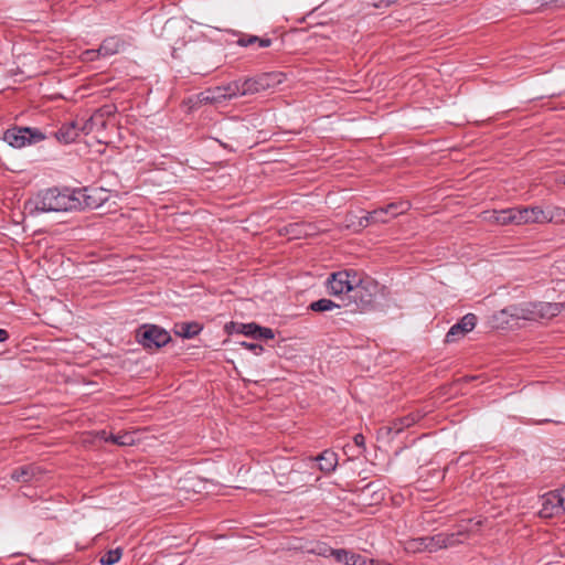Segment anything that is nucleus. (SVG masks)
<instances>
[{
    "label": "nucleus",
    "instance_id": "obj_1",
    "mask_svg": "<svg viewBox=\"0 0 565 565\" xmlns=\"http://www.w3.org/2000/svg\"><path fill=\"white\" fill-rule=\"evenodd\" d=\"M88 199L83 190L50 188L30 198L24 209L30 214L76 211L90 207Z\"/></svg>",
    "mask_w": 565,
    "mask_h": 565
},
{
    "label": "nucleus",
    "instance_id": "obj_2",
    "mask_svg": "<svg viewBox=\"0 0 565 565\" xmlns=\"http://www.w3.org/2000/svg\"><path fill=\"white\" fill-rule=\"evenodd\" d=\"M375 289L376 286L372 279L362 278L359 275L349 298L354 302L356 309L367 310L374 302Z\"/></svg>",
    "mask_w": 565,
    "mask_h": 565
},
{
    "label": "nucleus",
    "instance_id": "obj_3",
    "mask_svg": "<svg viewBox=\"0 0 565 565\" xmlns=\"http://www.w3.org/2000/svg\"><path fill=\"white\" fill-rule=\"evenodd\" d=\"M136 338L146 349H159L171 340L169 332L156 324H143L139 327L136 332Z\"/></svg>",
    "mask_w": 565,
    "mask_h": 565
},
{
    "label": "nucleus",
    "instance_id": "obj_4",
    "mask_svg": "<svg viewBox=\"0 0 565 565\" xmlns=\"http://www.w3.org/2000/svg\"><path fill=\"white\" fill-rule=\"evenodd\" d=\"M44 139L45 136L39 129L30 127H13L7 129L3 134V140L8 142L9 146L17 149Z\"/></svg>",
    "mask_w": 565,
    "mask_h": 565
},
{
    "label": "nucleus",
    "instance_id": "obj_5",
    "mask_svg": "<svg viewBox=\"0 0 565 565\" xmlns=\"http://www.w3.org/2000/svg\"><path fill=\"white\" fill-rule=\"evenodd\" d=\"M359 275L360 274L355 270H340L332 273L327 280L329 294L333 296L342 294L350 295Z\"/></svg>",
    "mask_w": 565,
    "mask_h": 565
},
{
    "label": "nucleus",
    "instance_id": "obj_6",
    "mask_svg": "<svg viewBox=\"0 0 565 565\" xmlns=\"http://www.w3.org/2000/svg\"><path fill=\"white\" fill-rule=\"evenodd\" d=\"M514 224H544L545 210L540 206L513 207Z\"/></svg>",
    "mask_w": 565,
    "mask_h": 565
},
{
    "label": "nucleus",
    "instance_id": "obj_7",
    "mask_svg": "<svg viewBox=\"0 0 565 565\" xmlns=\"http://www.w3.org/2000/svg\"><path fill=\"white\" fill-rule=\"evenodd\" d=\"M477 323V317L473 313L465 315L457 323H455L446 334L445 341L454 343L472 331Z\"/></svg>",
    "mask_w": 565,
    "mask_h": 565
},
{
    "label": "nucleus",
    "instance_id": "obj_8",
    "mask_svg": "<svg viewBox=\"0 0 565 565\" xmlns=\"http://www.w3.org/2000/svg\"><path fill=\"white\" fill-rule=\"evenodd\" d=\"M235 97L236 94L233 87V83L231 82L227 85L216 86L214 88H210L202 92L199 95V100L205 104H216Z\"/></svg>",
    "mask_w": 565,
    "mask_h": 565
},
{
    "label": "nucleus",
    "instance_id": "obj_9",
    "mask_svg": "<svg viewBox=\"0 0 565 565\" xmlns=\"http://www.w3.org/2000/svg\"><path fill=\"white\" fill-rule=\"evenodd\" d=\"M499 313L501 316H508L514 320H537L535 303L512 305L502 309Z\"/></svg>",
    "mask_w": 565,
    "mask_h": 565
},
{
    "label": "nucleus",
    "instance_id": "obj_10",
    "mask_svg": "<svg viewBox=\"0 0 565 565\" xmlns=\"http://www.w3.org/2000/svg\"><path fill=\"white\" fill-rule=\"evenodd\" d=\"M564 512L565 508L555 491H551L543 495L542 508L540 510V515L542 518H553Z\"/></svg>",
    "mask_w": 565,
    "mask_h": 565
},
{
    "label": "nucleus",
    "instance_id": "obj_11",
    "mask_svg": "<svg viewBox=\"0 0 565 565\" xmlns=\"http://www.w3.org/2000/svg\"><path fill=\"white\" fill-rule=\"evenodd\" d=\"M42 475L43 470L40 466L28 465L14 469L11 473V479L17 482L28 483L33 480L39 481Z\"/></svg>",
    "mask_w": 565,
    "mask_h": 565
},
{
    "label": "nucleus",
    "instance_id": "obj_12",
    "mask_svg": "<svg viewBox=\"0 0 565 565\" xmlns=\"http://www.w3.org/2000/svg\"><path fill=\"white\" fill-rule=\"evenodd\" d=\"M441 541L437 539V534L433 536L417 537L407 543V548L413 552H429L434 553L439 551L438 543Z\"/></svg>",
    "mask_w": 565,
    "mask_h": 565
},
{
    "label": "nucleus",
    "instance_id": "obj_13",
    "mask_svg": "<svg viewBox=\"0 0 565 565\" xmlns=\"http://www.w3.org/2000/svg\"><path fill=\"white\" fill-rule=\"evenodd\" d=\"M232 83H233V87H234L236 97L254 95V94L263 92L260 86H258V77L257 76L248 77V78H239V79L233 81Z\"/></svg>",
    "mask_w": 565,
    "mask_h": 565
},
{
    "label": "nucleus",
    "instance_id": "obj_14",
    "mask_svg": "<svg viewBox=\"0 0 565 565\" xmlns=\"http://www.w3.org/2000/svg\"><path fill=\"white\" fill-rule=\"evenodd\" d=\"M126 45L127 43L122 38L118 35L108 36L99 45V53H102V57H109L121 52Z\"/></svg>",
    "mask_w": 565,
    "mask_h": 565
},
{
    "label": "nucleus",
    "instance_id": "obj_15",
    "mask_svg": "<svg viewBox=\"0 0 565 565\" xmlns=\"http://www.w3.org/2000/svg\"><path fill=\"white\" fill-rule=\"evenodd\" d=\"M482 220L498 225H507L514 224V214L513 209H507L501 211H484L482 214Z\"/></svg>",
    "mask_w": 565,
    "mask_h": 565
},
{
    "label": "nucleus",
    "instance_id": "obj_16",
    "mask_svg": "<svg viewBox=\"0 0 565 565\" xmlns=\"http://www.w3.org/2000/svg\"><path fill=\"white\" fill-rule=\"evenodd\" d=\"M54 136L58 142L68 145L79 136V126L77 121L66 122L54 132Z\"/></svg>",
    "mask_w": 565,
    "mask_h": 565
},
{
    "label": "nucleus",
    "instance_id": "obj_17",
    "mask_svg": "<svg viewBox=\"0 0 565 565\" xmlns=\"http://www.w3.org/2000/svg\"><path fill=\"white\" fill-rule=\"evenodd\" d=\"M203 327L201 323L191 322H179L174 324L173 332L175 335L183 339H192L202 331Z\"/></svg>",
    "mask_w": 565,
    "mask_h": 565
},
{
    "label": "nucleus",
    "instance_id": "obj_18",
    "mask_svg": "<svg viewBox=\"0 0 565 565\" xmlns=\"http://www.w3.org/2000/svg\"><path fill=\"white\" fill-rule=\"evenodd\" d=\"M422 418L419 413H411L404 417L395 419L391 426L387 427L390 433L399 434L405 428L413 426Z\"/></svg>",
    "mask_w": 565,
    "mask_h": 565
},
{
    "label": "nucleus",
    "instance_id": "obj_19",
    "mask_svg": "<svg viewBox=\"0 0 565 565\" xmlns=\"http://www.w3.org/2000/svg\"><path fill=\"white\" fill-rule=\"evenodd\" d=\"M561 303L540 302L535 303V310L539 319H551L556 317L562 310Z\"/></svg>",
    "mask_w": 565,
    "mask_h": 565
},
{
    "label": "nucleus",
    "instance_id": "obj_20",
    "mask_svg": "<svg viewBox=\"0 0 565 565\" xmlns=\"http://www.w3.org/2000/svg\"><path fill=\"white\" fill-rule=\"evenodd\" d=\"M316 460L319 462V469L323 472H331L338 465V456L331 450H324Z\"/></svg>",
    "mask_w": 565,
    "mask_h": 565
},
{
    "label": "nucleus",
    "instance_id": "obj_21",
    "mask_svg": "<svg viewBox=\"0 0 565 565\" xmlns=\"http://www.w3.org/2000/svg\"><path fill=\"white\" fill-rule=\"evenodd\" d=\"M258 77V86L263 89V92L274 88L282 82L284 75L278 72L271 73H263L257 75Z\"/></svg>",
    "mask_w": 565,
    "mask_h": 565
},
{
    "label": "nucleus",
    "instance_id": "obj_22",
    "mask_svg": "<svg viewBox=\"0 0 565 565\" xmlns=\"http://www.w3.org/2000/svg\"><path fill=\"white\" fill-rule=\"evenodd\" d=\"M466 536V532L458 531L456 533H438L437 539H439L440 543H438L439 550L448 548L456 546L462 543L461 537Z\"/></svg>",
    "mask_w": 565,
    "mask_h": 565
},
{
    "label": "nucleus",
    "instance_id": "obj_23",
    "mask_svg": "<svg viewBox=\"0 0 565 565\" xmlns=\"http://www.w3.org/2000/svg\"><path fill=\"white\" fill-rule=\"evenodd\" d=\"M337 562L344 563L345 565H358L360 554L352 553L345 548L328 550Z\"/></svg>",
    "mask_w": 565,
    "mask_h": 565
},
{
    "label": "nucleus",
    "instance_id": "obj_24",
    "mask_svg": "<svg viewBox=\"0 0 565 565\" xmlns=\"http://www.w3.org/2000/svg\"><path fill=\"white\" fill-rule=\"evenodd\" d=\"M102 437L106 441H111L119 446H131L136 443L135 435L129 431L120 433L118 435H114V434L107 435L106 431H103Z\"/></svg>",
    "mask_w": 565,
    "mask_h": 565
},
{
    "label": "nucleus",
    "instance_id": "obj_25",
    "mask_svg": "<svg viewBox=\"0 0 565 565\" xmlns=\"http://www.w3.org/2000/svg\"><path fill=\"white\" fill-rule=\"evenodd\" d=\"M237 44L243 47L253 44H258L259 47H268L271 44V40L258 38L257 35H243L237 40Z\"/></svg>",
    "mask_w": 565,
    "mask_h": 565
},
{
    "label": "nucleus",
    "instance_id": "obj_26",
    "mask_svg": "<svg viewBox=\"0 0 565 565\" xmlns=\"http://www.w3.org/2000/svg\"><path fill=\"white\" fill-rule=\"evenodd\" d=\"M546 218H544V223H555L563 224L565 223V209L561 206H553L551 209L545 210Z\"/></svg>",
    "mask_w": 565,
    "mask_h": 565
},
{
    "label": "nucleus",
    "instance_id": "obj_27",
    "mask_svg": "<svg viewBox=\"0 0 565 565\" xmlns=\"http://www.w3.org/2000/svg\"><path fill=\"white\" fill-rule=\"evenodd\" d=\"M344 224L347 228L353 232H360L366 227V221H362L361 216L350 212L345 215Z\"/></svg>",
    "mask_w": 565,
    "mask_h": 565
},
{
    "label": "nucleus",
    "instance_id": "obj_28",
    "mask_svg": "<svg viewBox=\"0 0 565 565\" xmlns=\"http://www.w3.org/2000/svg\"><path fill=\"white\" fill-rule=\"evenodd\" d=\"M384 209L391 220L408 211L409 203L406 201L393 202L387 204Z\"/></svg>",
    "mask_w": 565,
    "mask_h": 565
},
{
    "label": "nucleus",
    "instance_id": "obj_29",
    "mask_svg": "<svg viewBox=\"0 0 565 565\" xmlns=\"http://www.w3.org/2000/svg\"><path fill=\"white\" fill-rule=\"evenodd\" d=\"M341 306L339 303H335L334 301L330 300V299H319L317 301H313L310 303V309L316 311V312H323V311H329V310H332L334 308H340Z\"/></svg>",
    "mask_w": 565,
    "mask_h": 565
},
{
    "label": "nucleus",
    "instance_id": "obj_30",
    "mask_svg": "<svg viewBox=\"0 0 565 565\" xmlns=\"http://www.w3.org/2000/svg\"><path fill=\"white\" fill-rule=\"evenodd\" d=\"M121 554V548L109 550L100 557L99 562L103 565H114L120 559Z\"/></svg>",
    "mask_w": 565,
    "mask_h": 565
},
{
    "label": "nucleus",
    "instance_id": "obj_31",
    "mask_svg": "<svg viewBox=\"0 0 565 565\" xmlns=\"http://www.w3.org/2000/svg\"><path fill=\"white\" fill-rule=\"evenodd\" d=\"M99 110L98 113L94 114L89 119L85 120L83 126L79 127V132L82 131L85 135H88L93 131L95 122L103 117V114Z\"/></svg>",
    "mask_w": 565,
    "mask_h": 565
},
{
    "label": "nucleus",
    "instance_id": "obj_32",
    "mask_svg": "<svg viewBox=\"0 0 565 565\" xmlns=\"http://www.w3.org/2000/svg\"><path fill=\"white\" fill-rule=\"evenodd\" d=\"M99 57H102V53H99V47L96 50H86L81 54V60L83 62H94Z\"/></svg>",
    "mask_w": 565,
    "mask_h": 565
},
{
    "label": "nucleus",
    "instance_id": "obj_33",
    "mask_svg": "<svg viewBox=\"0 0 565 565\" xmlns=\"http://www.w3.org/2000/svg\"><path fill=\"white\" fill-rule=\"evenodd\" d=\"M256 330H258V324L252 322V323L241 324L238 332H241L245 335H249L255 339Z\"/></svg>",
    "mask_w": 565,
    "mask_h": 565
},
{
    "label": "nucleus",
    "instance_id": "obj_34",
    "mask_svg": "<svg viewBox=\"0 0 565 565\" xmlns=\"http://www.w3.org/2000/svg\"><path fill=\"white\" fill-rule=\"evenodd\" d=\"M275 337L274 331L270 328L258 326L256 330L255 339H273Z\"/></svg>",
    "mask_w": 565,
    "mask_h": 565
},
{
    "label": "nucleus",
    "instance_id": "obj_35",
    "mask_svg": "<svg viewBox=\"0 0 565 565\" xmlns=\"http://www.w3.org/2000/svg\"><path fill=\"white\" fill-rule=\"evenodd\" d=\"M373 217H375V222L377 223H387L390 221V217L384 207L374 210Z\"/></svg>",
    "mask_w": 565,
    "mask_h": 565
},
{
    "label": "nucleus",
    "instance_id": "obj_36",
    "mask_svg": "<svg viewBox=\"0 0 565 565\" xmlns=\"http://www.w3.org/2000/svg\"><path fill=\"white\" fill-rule=\"evenodd\" d=\"M294 227V232L299 234V235H309L311 234L310 233V230H311V226L310 225H307V224H295L292 225Z\"/></svg>",
    "mask_w": 565,
    "mask_h": 565
},
{
    "label": "nucleus",
    "instance_id": "obj_37",
    "mask_svg": "<svg viewBox=\"0 0 565 565\" xmlns=\"http://www.w3.org/2000/svg\"><path fill=\"white\" fill-rule=\"evenodd\" d=\"M241 344L256 355H259L264 351L263 347L257 343L242 342Z\"/></svg>",
    "mask_w": 565,
    "mask_h": 565
},
{
    "label": "nucleus",
    "instance_id": "obj_38",
    "mask_svg": "<svg viewBox=\"0 0 565 565\" xmlns=\"http://www.w3.org/2000/svg\"><path fill=\"white\" fill-rule=\"evenodd\" d=\"M397 0H374V7L376 8H385L393 3H395Z\"/></svg>",
    "mask_w": 565,
    "mask_h": 565
},
{
    "label": "nucleus",
    "instance_id": "obj_39",
    "mask_svg": "<svg viewBox=\"0 0 565 565\" xmlns=\"http://www.w3.org/2000/svg\"><path fill=\"white\" fill-rule=\"evenodd\" d=\"M358 565H380V562L360 555Z\"/></svg>",
    "mask_w": 565,
    "mask_h": 565
},
{
    "label": "nucleus",
    "instance_id": "obj_40",
    "mask_svg": "<svg viewBox=\"0 0 565 565\" xmlns=\"http://www.w3.org/2000/svg\"><path fill=\"white\" fill-rule=\"evenodd\" d=\"M361 220L362 221H366V227L370 225V224H375V217H373V211L372 212H369L366 215H363L361 216Z\"/></svg>",
    "mask_w": 565,
    "mask_h": 565
},
{
    "label": "nucleus",
    "instance_id": "obj_41",
    "mask_svg": "<svg viewBox=\"0 0 565 565\" xmlns=\"http://www.w3.org/2000/svg\"><path fill=\"white\" fill-rule=\"evenodd\" d=\"M354 440V444L358 446V447H364V444H365V438L362 434H356L353 438Z\"/></svg>",
    "mask_w": 565,
    "mask_h": 565
},
{
    "label": "nucleus",
    "instance_id": "obj_42",
    "mask_svg": "<svg viewBox=\"0 0 565 565\" xmlns=\"http://www.w3.org/2000/svg\"><path fill=\"white\" fill-rule=\"evenodd\" d=\"M327 550H333L332 547H329V546H322V547H319V550L317 551V554L318 555H321L323 557H329L331 556L330 555V552L327 551Z\"/></svg>",
    "mask_w": 565,
    "mask_h": 565
},
{
    "label": "nucleus",
    "instance_id": "obj_43",
    "mask_svg": "<svg viewBox=\"0 0 565 565\" xmlns=\"http://www.w3.org/2000/svg\"><path fill=\"white\" fill-rule=\"evenodd\" d=\"M9 338L8 332L4 329H0V342L6 341Z\"/></svg>",
    "mask_w": 565,
    "mask_h": 565
},
{
    "label": "nucleus",
    "instance_id": "obj_44",
    "mask_svg": "<svg viewBox=\"0 0 565 565\" xmlns=\"http://www.w3.org/2000/svg\"><path fill=\"white\" fill-rule=\"evenodd\" d=\"M556 181L565 185V171L558 174Z\"/></svg>",
    "mask_w": 565,
    "mask_h": 565
},
{
    "label": "nucleus",
    "instance_id": "obj_45",
    "mask_svg": "<svg viewBox=\"0 0 565 565\" xmlns=\"http://www.w3.org/2000/svg\"><path fill=\"white\" fill-rule=\"evenodd\" d=\"M550 2H554L556 7L562 8L565 6V0H548Z\"/></svg>",
    "mask_w": 565,
    "mask_h": 565
},
{
    "label": "nucleus",
    "instance_id": "obj_46",
    "mask_svg": "<svg viewBox=\"0 0 565 565\" xmlns=\"http://www.w3.org/2000/svg\"><path fill=\"white\" fill-rule=\"evenodd\" d=\"M380 565H392V564H390V563H381L380 562Z\"/></svg>",
    "mask_w": 565,
    "mask_h": 565
}]
</instances>
